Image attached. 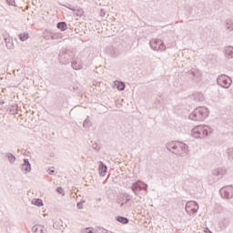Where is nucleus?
I'll list each match as a JSON object with an SVG mask.
<instances>
[{"instance_id": "1", "label": "nucleus", "mask_w": 233, "mask_h": 233, "mask_svg": "<svg viewBox=\"0 0 233 233\" xmlns=\"http://www.w3.org/2000/svg\"><path fill=\"white\" fill-rule=\"evenodd\" d=\"M205 116H207V108L198 107L196 110H194L189 117L193 121H201Z\"/></svg>"}, {"instance_id": "2", "label": "nucleus", "mask_w": 233, "mask_h": 233, "mask_svg": "<svg viewBox=\"0 0 233 233\" xmlns=\"http://www.w3.org/2000/svg\"><path fill=\"white\" fill-rule=\"evenodd\" d=\"M208 127L207 126H198L193 129L194 137H202V136H208V131L207 130Z\"/></svg>"}, {"instance_id": "3", "label": "nucleus", "mask_w": 233, "mask_h": 233, "mask_svg": "<svg viewBox=\"0 0 233 233\" xmlns=\"http://www.w3.org/2000/svg\"><path fill=\"white\" fill-rule=\"evenodd\" d=\"M217 82L219 86H222V88H228L230 86V83H232L230 77L225 75H221L220 76H218Z\"/></svg>"}, {"instance_id": "4", "label": "nucleus", "mask_w": 233, "mask_h": 233, "mask_svg": "<svg viewBox=\"0 0 233 233\" xmlns=\"http://www.w3.org/2000/svg\"><path fill=\"white\" fill-rule=\"evenodd\" d=\"M198 203L194 201H190L186 205V210L187 214H195V212H198Z\"/></svg>"}, {"instance_id": "5", "label": "nucleus", "mask_w": 233, "mask_h": 233, "mask_svg": "<svg viewBox=\"0 0 233 233\" xmlns=\"http://www.w3.org/2000/svg\"><path fill=\"white\" fill-rule=\"evenodd\" d=\"M151 46L154 50H165V46H163L161 41L151 42Z\"/></svg>"}, {"instance_id": "6", "label": "nucleus", "mask_w": 233, "mask_h": 233, "mask_svg": "<svg viewBox=\"0 0 233 233\" xmlns=\"http://www.w3.org/2000/svg\"><path fill=\"white\" fill-rule=\"evenodd\" d=\"M225 54L228 57H233V47L232 46L226 47Z\"/></svg>"}, {"instance_id": "7", "label": "nucleus", "mask_w": 233, "mask_h": 233, "mask_svg": "<svg viewBox=\"0 0 233 233\" xmlns=\"http://www.w3.org/2000/svg\"><path fill=\"white\" fill-rule=\"evenodd\" d=\"M35 233H45V227L41 225H37L34 228Z\"/></svg>"}, {"instance_id": "8", "label": "nucleus", "mask_w": 233, "mask_h": 233, "mask_svg": "<svg viewBox=\"0 0 233 233\" xmlns=\"http://www.w3.org/2000/svg\"><path fill=\"white\" fill-rule=\"evenodd\" d=\"M32 204L35 205L36 207H43V200L40 198H35L32 200Z\"/></svg>"}, {"instance_id": "9", "label": "nucleus", "mask_w": 233, "mask_h": 233, "mask_svg": "<svg viewBox=\"0 0 233 233\" xmlns=\"http://www.w3.org/2000/svg\"><path fill=\"white\" fill-rule=\"evenodd\" d=\"M57 28H59V30H61L62 32H65V30H66V28L68 27L66 26V23L60 22L57 24Z\"/></svg>"}, {"instance_id": "10", "label": "nucleus", "mask_w": 233, "mask_h": 233, "mask_svg": "<svg viewBox=\"0 0 233 233\" xmlns=\"http://www.w3.org/2000/svg\"><path fill=\"white\" fill-rule=\"evenodd\" d=\"M115 86H116L117 90H125V83L123 82H115Z\"/></svg>"}, {"instance_id": "11", "label": "nucleus", "mask_w": 233, "mask_h": 233, "mask_svg": "<svg viewBox=\"0 0 233 233\" xmlns=\"http://www.w3.org/2000/svg\"><path fill=\"white\" fill-rule=\"evenodd\" d=\"M99 174L100 176H105V174H106V166H104L103 164L99 165Z\"/></svg>"}, {"instance_id": "12", "label": "nucleus", "mask_w": 233, "mask_h": 233, "mask_svg": "<svg viewBox=\"0 0 233 233\" xmlns=\"http://www.w3.org/2000/svg\"><path fill=\"white\" fill-rule=\"evenodd\" d=\"M116 220L119 223H122L123 225H127V223H128V218H127L125 217H116Z\"/></svg>"}, {"instance_id": "13", "label": "nucleus", "mask_w": 233, "mask_h": 233, "mask_svg": "<svg viewBox=\"0 0 233 233\" xmlns=\"http://www.w3.org/2000/svg\"><path fill=\"white\" fill-rule=\"evenodd\" d=\"M19 37L22 41H26L28 39V33L20 34Z\"/></svg>"}, {"instance_id": "14", "label": "nucleus", "mask_w": 233, "mask_h": 233, "mask_svg": "<svg viewBox=\"0 0 233 233\" xmlns=\"http://www.w3.org/2000/svg\"><path fill=\"white\" fill-rule=\"evenodd\" d=\"M24 168L25 169L26 172H30V164L25 160V164L23 165Z\"/></svg>"}, {"instance_id": "15", "label": "nucleus", "mask_w": 233, "mask_h": 233, "mask_svg": "<svg viewBox=\"0 0 233 233\" xmlns=\"http://www.w3.org/2000/svg\"><path fill=\"white\" fill-rule=\"evenodd\" d=\"M56 192H58V194H61L62 196H65V189H63V187H57Z\"/></svg>"}, {"instance_id": "16", "label": "nucleus", "mask_w": 233, "mask_h": 233, "mask_svg": "<svg viewBox=\"0 0 233 233\" xmlns=\"http://www.w3.org/2000/svg\"><path fill=\"white\" fill-rule=\"evenodd\" d=\"M228 30H233V22L232 21L228 22Z\"/></svg>"}, {"instance_id": "17", "label": "nucleus", "mask_w": 233, "mask_h": 233, "mask_svg": "<svg viewBox=\"0 0 233 233\" xmlns=\"http://www.w3.org/2000/svg\"><path fill=\"white\" fill-rule=\"evenodd\" d=\"M230 190H232V189H230V188L222 189L221 194H227V192H230Z\"/></svg>"}, {"instance_id": "18", "label": "nucleus", "mask_w": 233, "mask_h": 233, "mask_svg": "<svg viewBox=\"0 0 233 233\" xmlns=\"http://www.w3.org/2000/svg\"><path fill=\"white\" fill-rule=\"evenodd\" d=\"M86 233H96V230H94L92 228H86Z\"/></svg>"}, {"instance_id": "19", "label": "nucleus", "mask_w": 233, "mask_h": 233, "mask_svg": "<svg viewBox=\"0 0 233 233\" xmlns=\"http://www.w3.org/2000/svg\"><path fill=\"white\" fill-rule=\"evenodd\" d=\"M76 63H73V68H75V70H78L79 66L77 67V66H76Z\"/></svg>"}, {"instance_id": "20", "label": "nucleus", "mask_w": 233, "mask_h": 233, "mask_svg": "<svg viewBox=\"0 0 233 233\" xmlns=\"http://www.w3.org/2000/svg\"><path fill=\"white\" fill-rule=\"evenodd\" d=\"M49 174H54V170H51V171L49 172Z\"/></svg>"}, {"instance_id": "21", "label": "nucleus", "mask_w": 233, "mask_h": 233, "mask_svg": "<svg viewBox=\"0 0 233 233\" xmlns=\"http://www.w3.org/2000/svg\"><path fill=\"white\" fill-rule=\"evenodd\" d=\"M226 198H230V195H226Z\"/></svg>"}]
</instances>
